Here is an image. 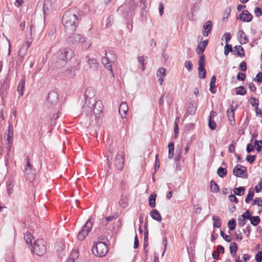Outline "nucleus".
Masks as SVG:
<instances>
[{
  "label": "nucleus",
  "mask_w": 262,
  "mask_h": 262,
  "mask_svg": "<svg viewBox=\"0 0 262 262\" xmlns=\"http://www.w3.org/2000/svg\"><path fill=\"white\" fill-rule=\"evenodd\" d=\"M103 109V105L101 100H95L91 102L89 105H84L82 110L83 112L87 115L94 114L95 120L99 119L101 117L102 112Z\"/></svg>",
  "instance_id": "nucleus-1"
},
{
  "label": "nucleus",
  "mask_w": 262,
  "mask_h": 262,
  "mask_svg": "<svg viewBox=\"0 0 262 262\" xmlns=\"http://www.w3.org/2000/svg\"><path fill=\"white\" fill-rule=\"evenodd\" d=\"M62 23L67 31H74L78 23L77 13L73 10L67 11L62 16Z\"/></svg>",
  "instance_id": "nucleus-2"
},
{
  "label": "nucleus",
  "mask_w": 262,
  "mask_h": 262,
  "mask_svg": "<svg viewBox=\"0 0 262 262\" xmlns=\"http://www.w3.org/2000/svg\"><path fill=\"white\" fill-rule=\"evenodd\" d=\"M104 54L105 56L102 58L101 62L104 67L110 71L111 74L113 75L112 63L115 62L116 60V56L113 51H110L107 52L105 51Z\"/></svg>",
  "instance_id": "nucleus-3"
},
{
  "label": "nucleus",
  "mask_w": 262,
  "mask_h": 262,
  "mask_svg": "<svg viewBox=\"0 0 262 262\" xmlns=\"http://www.w3.org/2000/svg\"><path fill=\"white\" fill-rule=\"evenodd\" d=\"M108 247L103 242H98L92 247L93 253L98 257H103L108 252Z\"/></svg>",
  "instance_id": "nucleus-4"
},
{
  "label": "nucleus",
  "mask_w": 262,
  "mask_h": 262,
  "mask_svg": "<svg viewBox=\"0 0 262 262\" xmlns=\"http://www.w3.org/2000/svg\"><path fill=\"white\" fill-rule=\"evenodd\" d=\"M32 251L38 256L43 255L47 251V242L43 239H38L35 241Z\"/></svg>",
  "instance_id": "nucleus-5"
},
{
  "label": "nucleus",
  "mask_w": 262,
  "mask_h": 262,
  "mask_svg": "<svg viewBox=\"0 0 262 262\" xmlns=\"http://www.w3.org/2000/svg\"><path fill=\"white\" fill-rule=\"evenodd\" d=\"M93 226V223L91 220L89 219L83 226L81 230L79 232L78 238L79 240H83L91 231Z\"/></svg>",
  "instance_id": "nucleus-6"
},
{
  "label": "nucleus",
  "mask_w": 262,
  "mask_h": 262,
  "mask_svg": "<svg viewBox=\"0 0 262 262\" xmlns=\"http://www.w3.org/2000/svg\"><path fill=\"white\" fill-rule=\"evenodd\" d=\"M135 5L134 2L129 1L121 6L118 9V11L124 13L125 16H128L129 15H132V12L135 10Z\"/></svg>",
  "instance_id": "nucleus-7"
},
{
  "label": "nucleus",
  "mask_w": 262,
  "mask_h": 262,
  "mask_svg": "<svg viewBox=\"0 0 262 262\" xmlns=\"http://www.w3.org/2000/svg\"><path fill=\"white\" fill-rule=\"evenodd\" d=\"M58 57L63 61L70 60L74 56V51L70 49H61L58 52Z\"/></svg>",
  "instance_id": "nucleus-8"
},
{
  "label": "nucleus",
  "mask_w": 262,
  "mask_h": 262,
  "mask_svg": "<svg viewBox=\"0 0 262 262\" xmlns=\"http://www.w3.org/2000/svg\"><path fill=\"white\" fill-rule=\"evenodd\" d=\"M96 94L95 90L92 87L86 89L84 93L85 103L84 105H89L91 104V102L95 101Z\"/></svg>",
  "instance_id": "nucleus-9"
},
{
  "label": "nucleus",
  "mask_w": 262,
  "mask_h": 262,
  "mask_svg": "<svg viewBox=\"0 0 262 262\" xmlns=\"http://www.w3.org/2000/svg\"><path fill=\"white\" fill-rule=\"evenodd\" d=\"M68 41L70 44L76 45L84 42L85 38L82 34L73 33L69 36Z\"/></svg>",
  "instance_id": "nucleus-10"
},
{
  "label": "nucleus",
  "mask_w": 262,
  "mask_h": 262,
  "mask_svg": "<svg viewBox=\"0 0 262 262\" xmlns=\"http://www.w3.org/2000/svg\"><path fill=\"white\" fill-rule=\"evenodd\" d=\"M7 148L8 155L10 151L13 142V129L11 124L9 125L8 133L7 134Z\"/></svg>",
  "instance_id": "nucleus-11"
},
{
  "label": "nucleus",
  "mask_w": 262,
  "mask_h": 262,
  "mask_svg": "<svg viewBox=\"0 0 262 262\" xmlns=\"http://www.w3.org/2000/svg\"><path fill=\"white\" fill-rule=\"evenodd\" d=\"M124 158L123 154L118 153L114 160V165L115 167L120 170H121L124 167Z\"/></svg>",
  "instance_id": "nucleus-12"
},
{
  "label": "nucleus",
  "mask_w": 262,
  "mask_h": 262,
  "mask_svg": "<svg viewBox=\"0 0 262 262\" xmlns=\"http://www.w3.org/2000/svg\"><path fill=\"white\" fill-rule=\"evenodd\" d=\"M48 102L51 105H54L57 104L58 102V94L55 91H51L47 98Z\"/></svg>",
  "instance_id": "nucleus-13"
},
{
  "label": "nucleus",
  "mask_w": 262,
  "mask_h": 262,
  "mask_svg": "<svg viewBox=\"0 0 262 262\" xmlns=\"http://www.w3.org/2000/svg\"><path fill=\"white\" fill-rule=\"evenodd\" d=\"M247 172V168L241 165H237L233 170V173L237 177H243V174Z\"/></svg>",
  "instance_id": "nucleus-14"
},
{
  "label": "nucleus",
  "mask_w": 262,
  "mask_h": 262,
  "mask_svg": "<svg viewBox=\"0 0 262 262\" xmlns=\"http://www.w3.org/2000/svg\"><path fill=\"white\" fill-rule=\"evenodd\" d=\"M237 19H239L244 22H250L253 19V16L248 10H244Z\"/></svg>",
  "instance_id": "nucleus-15"
},
{
  "label": "nucleus",
  "mask_w": 262,
  "mask_h": 262,
  "mask_svg": "<svg viewBox=\"0 0 262 262\" xmlns=\"http://www.w3.org/2000/svg\"><path fill=\"white\" fill-rule=\"evenodd\" d=\"M213 25L210 20L207 21L203 26L202 33L204 36H208L212 30Z\"/></svg>",
  "instance_id": "nucleus-16"
},
{
  "label": "nucleus",
  "mask_w": 262,
  "mask_h": 262,
  "mask_svg": "<svg viewBox=\"0 0 262 262\" xmlns=\"http://www.w3.org/2000/svg\"><path fill=\"white\" fill-rule=\"evenodd\" d=\"M234 111L235 108L232 105L227 111V117L231 125H234L235 122Z\"/></svg>",
  "instance_id": "nucleus-17"
},
{
  "label": "nucleus",
  "mask_w": 262,
  "mask_h": 262,
  "mask_svg": "<svg viewBox=\"0 0 262 262\" xmlns=\"http://www.w3.org/2000/svg\"><path fill=\"white\" fill-rule=\"evenodd\" d=\"M128 110V106L126 102H122L119 107V113L122 118H126Z\"/></svg>",
  "instance_id": "nucleus-18"
},
{
  "label": "nucleus",
  "mask_w": 262,
  "mask_h": 262,
  "mask_svg": "<svg viewBox=\"0 0 262 262\" xmlns=\"http://www.w3.org/2000/svg\"><path fill=\"white\" fill-rule=\"evenodd\" d=\"M208 43V40L207 39L200 42L196 49V52L198 54H202Z\"/></svg>",
  "instance_id": "nucleus-19"
},
{
  "label": "nucleus",
  "mask_w": 262,
  "mask_h": 262,
  "mask_svg": "<svg viewBox=\"0 0 262 262\" xmlns=\"http://www.w3.org/2000/svg\"><path fill=\"white\" fill-rule=\"evenodd\" d=\"M233 54L236 55L241 57L245 56V51L244 48L241 45L235 46L233 48Z\"/></svg>",
  "instance_id": "nucleus-20"
},
{
  "label": "nucleus",
  "mask_w": 262,
  "mask_h": 262,
  "mask_svg": "<svg viewBox=\"0 0 262 262\" xmlns=\"http://www.w3.org/2000/svg\"><path fill=\"white\" fill-rule=\"evenodd\" d=\"M52 3L50 1H46L43 5V12L44 16L49 15L52 10Z\"/></svg>",
  "instance_id": "nucleus-21"
},
{
  "label": "nucleus",
  "mask_w": 262,
  "mask_h": 262,
  "mask_svg": "<svg viewBox=\"0 0 262 262\" xmlns=\"http://www.w3.org/2000/svg\"><path fill=\"white\" fill-rule=\"evenodd\" d=\"M24 172L25 177L30 181H32L35 179V173L33 168H25Z\"/></svg>",
  "instance_id": "nucleus-22"
},
{
  "label": "nucleus",
  "mask_w": 262,
  "mask_h": 262,
  "mask_svg": "<svg viewBox=\"0 0 262 262\" xmlns=\"http://www.w3.org/2000/svg\"><path fill=\"white\" fill-rule=\"evenodd\" d=\"M237 35L238 37V39H239V41L241 44H245L249 42L248 38L243 30H239L238 31Z\"/></svg>",
  "instance_id": "nucleus-23"
},
{
  "label": "nucleus",
  "mask_w": 262,
  "mask_h": 262,
  "mask_svg": "<svg viewBox=\"0 0 262 262\" xmlns=\"http://www.w3.org/2000/svg\"><path fill=\"white\" fill-rule=\"evenodd\" d=\"M165 72L166 69L164 68H161L157 71V76L160 85H162L163 82L164 78L166 75Z\"/></svg>",
  "instance_id": "nucleus-24"
},
{
  "label": "nucleus",
  "mask_w": 262,
  "mask_h": 262,
  "mask_svg": "<svg viewBox=\"0 0 262 262\" xmlns=\"http://www.w3.org/2000/svg\"><path fill=\"white\" fill-rule=\"evenodd\" d=\"M88 62L89 63L90 68L94 71L98 70L99 63L94 58H89L88 59Z\"/></svg>",
  "instance_id": "nucleus-25"
},
{
  "label": "nucleus",
  "mask_w": 262,
  "mask_h": 262,
  "mask_svg": "<svg viewBox=\"0 0 262 262\" xmlns=\"http://www.w3.org/2000/svg\"><path fill=\"white\" fill-rule=\"evenodd\" d=\"M150 215L152 219L160 222L162 220V217L159 212L156 209H152L150 212Z\"/></svg>",
  "instance_id": "nucleus-26"
},
{
  "label": "nucleus",
  "mask_w": 262,
  "mask_h": 262,
  "mask_svg": "<svg viewBox=\"0 0 262 262\" xmlns=\"http://www.w3.org/2000/svg\"><path fill=\"white\" fill-rule=\"evenodd\" d=\"M198 64V70H200V72H201V71H205V57L204 55L202 54L200 56Z\"/></svg>",
  "instance_id": "nucleus-27"
},
{
  "label": "nucleus",
  "mask_w": 262,
  "mask_h": 262,
  "mask_svg": "<svg viewBox=\"0 0 262 262\" xmlns=\"http://www.w3.org/2000/svg\"><path fill=\"white\" fill-rule=\"evenodd\" d=\"M25 79H22L21 81L19 82V84L17 87V91L19 94L20 96H23L24 94V91L25 90Z\"/></svg>",
  "instance_id": "nucleus-28"
},
{
  "label": "nucleus",
  "mask_w": 262,
  "mask_h": 262,
  "mask_svg": "<svg viewBox=\"0 0 262 262\" xmlns=\"http://www.w3.org/2000/svg\"><path fill=\"white\" fill-rule=\"evenodd\" d=\"M237 249V246L235 243L232 242L230 244L229 249L232 256H235Z\"/></svg>",
  "instance_id": "nucleus-29"
},
{
  "label": "nucleus",
  "mask_w": 262,
  "mask_h": 262,
  "mask_svg": "<svg viewBox=\"0 0 262 262\" xmlns=\"http://www.w3.org/2000/svg\"><path fill=\"white\" fill-rule=\"evenodd\" d=\"M168 158L171 159L174 155V143L170 142L168 145Z\"/></svg>",
  "instance_id": "nucleus-30"
},
{
  "label": "nucleus",
  "mask_w": 262,
  "mask_h": 262,
  "mask_svg": "<svg viewBox=\"0 0 262 262\" xmlns=\"http://www.w3.org/2000/svg\"><path fill=\"white\" fill-rule=\"evenodd\" d=\"M156 194L154 193H152L149 198V205L150 207L154 208L156 206Z\"/></svg>",
  "instance_id": "nucleus-31"
},
{
  "label": "nucleus",
  "mask_w": 262,
  "mask_h": 262,
  "mask_svg": "<svg viewBox=\"0 0 262 262\" xmlns=\"http://www.w3.org/2000/svg\"><path fill=\"white\" fill-rule=\"evenodd\" d=\"M249 220L253 226H256L260 223V219L258 216H251Z\"/></svg>",
  "instance_id": "nucleus-32"
},
{
  "label": "nucleus",
  "mask_w": 262,
  "mask_h": 262,
  "mask_svg": "<svg viewBox=\"0 0 262 262\" xmlns=\"http://www.w3.org/2000/svg\"><path fill=\"white\" fill-rule=\"evenodd\" d=\"M233 191L235 194L242 196L244 194L245 188L243 187H235Z\"/></svg>",
  "instance_id": "nucleus-33"
},
{
  "label": "nucleus",
  "mask_w": 262,
  "mask_h": 262,
  "mask_svg": "<svg viewBox=\"0 0 262 262\" xmlns=\"http://www.w3.org/2000/svg\"><path fill=\"white\" fill-rule=\"evenodd\" d=\"M227 171L226 168L220 167L217 170V174L221 178H224L227 175Z\"/></svg>",
  "instance_id": "nucleus-34"
},
{
  "label": "nucleus",
  "mask_w": 262,
  "mask_h": 262,
  "mask_svg": "<svg viewBox=\"0 0 262 262\" xmlns=\"http://www.w3.org/2000/svg\"><path fill=\"white\" fill-rule=\"evenodd\" d=\"M254 195V190L250 188L249 190L248 193L245 199V202L246 203H249V202L252 200L253 196Z\"/></svg>",
  "instance_id": "nucleus-35"
},
{
  "label": "nucleus",
  "mask_w": 262,
  "mask_h": 262,
  "mask_svg": "<svg viewBox=\"0 0 262 262\" xmlns=\"http://www.w3.org/2000/svg\"><path fill=\"white\" fill-rule=\"evenodd\" d=\"M213 227L214 228H220L222 225V222L220 218L218 216H213Z\"/></svg>",
  "instance_id": "nucleus-36"
},
{
  "label": "nucleus",
  "mask_w": 262,
  "mask_h": 262,
  "mask_svg": "<svg viewBox=\"0 0 262 262\" xmlns=\"http://www.w3.org/2000/svg\"><path fill=\"white\" fill-rule=\"evenodd\" d=\"M210 189L213 192H217L220 190L218 185L213 180L210 182Z\"/></svg>",
  "instance_id": "nucleus-37"
},
{
  "label": "nucleus",
  "mask_w": 262,
  "mask_h": 262,
  "mask_svg": "<svg viewBox=\"0 0 262 262\" xmlns=\"http://www.w3.org/2000/svg\"><path fill=\"white\" fill-rule=\"evenodd\" d=\"M235 93L236 95H245L247 93V91L243 86H240L236 89Z\"/></svg>",
  "instance_id": "nucleus-38"
},
{
  "label": "nucleus",
  "mask_w": 262,
  "mask_h": 262,
  "mask_svg": "<svg viewBox=\"0 0 262 262\" xmlns=\"http://www.w3.org/2000/svg\"><path fill=\"white\" fill-rule=\"evenodd\" d=\"M119 205L123 208L127 207L128 205V200L127 198L122 196L119 201Z\"/></svg>",
  "instance_id": "nucleus-39"
},
{
  "label": "nucleus",
  "mask_w": 262,
  "mask_h": 262,
  "mask_svg": "<svg viewBox=\"0 0 262 262\" xmlns=\"http://www.w3.org/2000/svg\"><path fill=\"white\" fill-rule=\"evenodd\" d=\"M233 49H232V45L226 43L224 47V54L227 56L230 52L232 53V54H233Z\"/></svg>",
  "instance_id": "nucleus-40"
},
{
  "label": "nucleus",
  "mask_w": 262,
  "mask_h": 262,
  "mask_svg": "<svg viewBox=\"0 0 262 262\" xmlns=\"http://www.w3.org/2000/svg\"><path fill=\"white\" fill-rule=\"evenodd\" d=\"M228 228L230 230H233L236 227V221L234 219H232L228 222Z\"/></svg>",
  "instance_id": "nucleus-41"
},
{
  "label": "nucleus",
  "mask_w": 262,
  "mask_h": 262,
  "mask_svg": "<svg viewBox=\"0 0 262 262\" xmlns=\"http://www.w3.org/2000/svg\"><path fill=\"white\" fill-rule=\"evenodd\" d=\"M147 57L145 56H139L138 57V61L139 63L142 64V68L143 70H145V65L144 63V61L147 59Z\"/></svg>",
  "instance_id": "nucleus-42"
},
{
  "label": "nucleus",
  "mask_w": 262,
  "mask_h": 262,
  "mask_svg": "<svg viewBox=\"0 0 262 262\" xmlns=\"http://www.w3.org/2000/svg\"><path fill=\"white\" fill-rule=\"evenodd\" d=\"M208 126L211 130H215L216 127V124L214 121L213 118H209L208 121Z\"/></svg>",
  "instance_id": "nucleus-43"
},
{
  "label": "nucleus",
  "mask_w": 262,
  "mask_h": 262,
  "mask_svg": "<svg viewBox=\"0 0 262 262\" xmlns=\"http://www.w3.org/2000/svg\"><path fill=\"white\" fill-rule=\"evenodd\" d=\"M254 146H256V149L257 152H259L262 150V140H255Z\"/></svg>",
  "instance_id": "nucleus-44"
},
{
  "label": "nucleus",
  "mask_w": 262,
  "mask_h": 262,
  "mask_svg": "<svg viewBox=\"0 0 262 262\" xmlns=\"http://www.w3.org/2000/svg\"><path fill=\"white\" fill-rule=\"evenodd\" d=\"M79 257V253L77 250H73L72 251L69 257L74 260L77 259Z\"/></svg>",
  "instance_id": "nucleus-45"
},
{
  "label": "nucleus",
  "mask_w": 262,
  "mask_h": 262,
  "mask_svg": "<svg viewBox=\"0 0 262 262\" xmlns=\"http://www.w3.org/2000/svg\"><path fill=\"white\" fill-rule=\"evenodd\" d=\"M250 104L252 106H254L255 108L257 107L259 105V100L256 99L255 97H251L250 99Z\"/></svg>",
  "instance_id": "nucleus-46"
},
{
  "label": "nucleus",
  "mask_w": 262,
  "mask_h": 262,
  "mask_svg": "<svg viewBox=\"0 0 262 262\" xmlns=\"http://www.w3.org/2000/svg\"><path fill=\"white\" fill-rule=\"evenodd\" d=\"M32 236L30 234V233L28 232H27L24 235V239L27 244H31L32 242Z\"/></svg>",
  "instance_id": "nucleus-47"
},
{
  "label": "nucleus",
  "mask_w": 262,
  "mask_h": 262,
  "mask_svg": "<svg viewBox=\"0 0 262 262\" xmlns=\"http://www.w3.org/2000/svg\"><path fill=\"white\" fill-rule=\"evenodd\" d=\"M231 10L230 7H228L225 9L224 10V16H223V20L225 19H228V17L230 15V14L231 13Z\"/></svg>",
  "instance_id": "nucleus-48"
},
{
  "label": "nucleus",
  "mask_w": 262,
  "mask_h": 262,
  "mask_svg": "<svg viewBox=\"0 0 262 262\" xmlns=\"http://www.w3.org/2000/svg\"><path fill=\"white\" fill-rule=\"evenodd\" d=\"M184 66L187 69L189 72L192 70L193 65L190 61L186 60L184 63Z\"/></svg>",
  "instance_id": "nucleus-49"
},
{
  "label": "nucleus",
  "mask_w": 262,
  "mask_h": 262,
  "mask_svg": "<svg viewBox=\"0 0 262 262\" xmlns=\"http://www.w3.org/2000/svg\"><path fill=\"white\" fill-rule=\"evenodd\" d=\"M256 158V155H248L246 157V161L250 164L253 163Z\"/></svg>",
  "instance_id": "nucleus-50"
},
{
  "label": "nucleus",
  "mask_w": 262,
  "mask_h": 262,
  "mask_svg": "<svg viewBox=\"0 0 262 262\" xmlns=\"http://www.w3.org/2000/svg\"><path fill=\"white\" fill-rule=\"evenodd\" d=\"M220 234L221 236L227 242H230L231 241V238L229 235H227L225 234V233L223 231H220Z\"/></svg>",
  "instance_id": "nucleus-51"
},
{
  "label": "nucleus",
  "mask_w": 262,
  "mask_h": 262,
  "mask_svg": "<svg viewBox=\"0 0 262 262\" xmlns=\"http://www.w3.org/2000/svg\"><path fill=\"white\" fill-rule=\"evenodd\" d=\"M115 219V216H113V215H110V216H108L107 217H106L104 220H103L102 221V224L105 225V226H106L107 224H108V223L111 221H112L113 219Z\"/></svg>",
  "instance_id": "nucleus-52"
},
{
  "label": "nucleus",
  "mask_w": 262,
  "mask_h": 262,
  "mask_svg": "<svg viewBox=\"0 0 262 262\" xmlns=\"http://www.w3.org/2000/svg\"><path fill=\"white\" fill-rule=\"evenodd\" d=\"M255 260L257 262H261L262 261V251H260L257 252V253L255 256Z\"/></svg>",
  "instance_id": "nucleus-53"
},
{
  "label": "nucleus",
  "mask_w": 262,
  "mask_h": 262,
  "mask_svg": "<svg viewBox=\"0 0 262 262\" xmlns=\"http://www.w3.org/2000/svg\"><path fill=\"white\" fill-rule=\"evenodd\" d=\"M245 219L242 215L239 216L238 223L239 226L243 227L245 225Z\"/></svg>",
  "instance_id": "nucleus-54"
},
{
  "label": "nucleus",
  "mask_w": 262,
  "mask_h": 262,
  "mask_svg": "<svg viewBox=\"0 0 262 262\" xmlns=\"http://www.w3.org/2000/svg\"><path fill=\"white\" fill-rule=\"evenodd\" d=\"M254 12L255 16L257 17H259L260 16H261L262 15V12L261 11V9L258 7H256L254 9Z\"/></svg>",
  "instance_id": "nucleus-55"
},
{
  "label": "nucleus",
  "mask_w": 262,
  "mask_h": 262,
  "mask_svg": "<svg viewBox=\"0 0 262 262\" xmlns=\"http://www.w3.org/2000/svg\"><path fill=\"white\" fill-rule=\"evenodd\" d=\"M240 70L243 72H245L247 70V64L245 61H242L239 64Z\"/></svg>",
  "instance_id": "nucleus-56"
},
{
  "label": "nucleus",
  "mask_w": 262,
  "mask_h": 262,
  "mask_svg": "<svg viewBox=\"0 0 262 262\" xmlns=\"http://www.w3.org/2000/svg\"><path fill=\"white\" fill-rule=\"evenodd\" d=\"M242 216H243L245 219H247V220H250L252 216L251 213H250V212L249 210H247L246 211H245L242 215Z\"/></svg>",
  "instance_id": "nucleus-57"
},
{
  "label": "nucleus",
  "mask_w": 262,
  "mask_h": 262,
  "mask_svg": "<svg viewBox=\"0 0 262 262\" xmlns=\"http://www.w3.org/2000/svg\"><path fill=\"white\" fill-rule=\"evenodd\" d=\"M246 78V74L243 73H238L237 75L238 80L244 81Z\"/></svg>",
  "instance_id": "nucleus-58"
},
{
  "label": "nucleus",
  "mask_w": 262,
  "mask_h": 262,
  "mask_svg": "<svg viewBox=\"0 0 262 262\" xmlns=\"http://www.w3.org/2000/svg\"><path fill=\"white\" fill-rule=\"evenodd\" d=\"M254 81L258 82H262V73L259 72L254 79Z\"/></svg>",
  "instance_id": "nucleus-59"
},
{
  "label": "nucleus",
  "mask_w": 262,
  "mask_h": 262,
  "mask_svg": "<svg viewBox=\"0 0 262 262\" xmlns=\"http://www.w3.org/2000/svg\"><path fill=\"white\" fill-rule=\"evenodd\" d=\"M223 38H225L226 43H228V42L231 39V37L229 33L226 32L224 34Z\"/></svg>",
  "instance_id": "nucleus-60"
},
{
  "label": "nucleus",
  "mask_w": 262,
  "mask_h": 262,
  "mask_svg": "<svg viewBox=\"0 0 262 262\" xmlns=\"http://www.w3.org/2000/svg\"><path fill=\"white\" fill-rule=\"evenodd\" d=\"M199 71V77L201 79H204L206 77V69H205V71H201V72H200V70H198Z\"/></svg>",
  "instance_id": "nucleus-61"
},
{
  "label": "nucleus",
  "mask_w": 262,
  "mask_h": 262,
  "mask_svg": "<svg viewBox=\"0 0 262 262\" xmlns=\"http://www.w3.org/2000/svg\"><path fill=\"white\" fill-rule=\"evenodd\" d=\"M210 91L212 94H215L216 92L215 84L210 83Z\"/></svg>",
  "instance_id": "nucleus-62"
},
{
  "label": "nucleus",
  "mask_w": 262,
  "mask_h": 262,
  "mask_svg": "<svg viewBox=\"0 0 262 262\" xmlns=\"http://www.w3.org/2000/svg\"><path fill=\"white\" fill-rule=\"evenodd\" d=\"M229 200L231 202L238 203V200L234 194H231L229 196Z\"/></svg>",
  "instance_id": "nucleus-63"
},
{
  "label": "nucleus",
  "mask_w": 262,
  "mask_h": 262,
  "mask_svg": "<svg viewBox=\"0 0 262 262\" xmlns=\"http://www.w3.org/2000/svg\"><path fill=\"white\" fill-rule=\"evenodd\" d=\"M255 189L257 193L260 192L262 190V181L255 186Z\"/></svg>",
  "instance_id": "nucleus-64"
}]
</instances>
